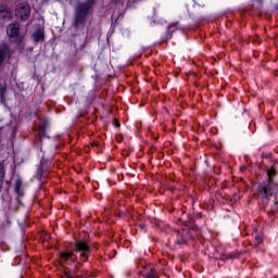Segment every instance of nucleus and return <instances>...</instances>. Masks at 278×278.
<instances>
[{
	"instance_id": "1",
	"label": "nucleus",
	"mask_w": 278,
	"mask_h": 278,
	"mask_svg": "<svg viewBox=\"0 0 278 278\" xmlns=\"http://www.w3.org/2000/svg\"><path fill=\"white\" fill-rule=\"evenodd\" d=\"M96 0H86L85 2H78L75 7V14L73 17V27L75 29H80L86 25V16L92 12V8H94Z\"/></svg>"
},
{
	"instance_id": "2",
	"label": "nucleus",
	"mask_w": 278,
	"mask_h": 278,
	"mask_svg": "<svg viewBox=\"0 0 278 278\" xmlns=\"http://www.w3.org/2000/svg\"><path fill=\"white\" fill-rule=\"evenodd\" d=\"M258 194L262 199H273L274 208L278 211V185L270 181V178L258 186Z\"/></svg>"
},
{
	"instance_id": "3",
	"label": "nucleus",
	"mask_w": 278,
	"mask_h": 278,
	"mask_svg": "<svg viewBox=\"0 0 278 278\" xmlns=\"http://www.w3.org/2000/svg\"><path fill=\"white\" fill-rule=\"evenodd\" d=\"M15 16L17 21H28L31 16V7L26 2L20 3L15 10Z\"/></svg>"
},
{
	"instance_id": "4",
	"label": "nucleus",
	"mask_w": 278,
	"mask_h": 278,
	"mask_svg": "<svg viewBox=\"0 0 278 278\" xmlns=\"http://www.w3.org/2000/svg\"><path fill=\"white\" fill-rule=\"evenodd\" d=\"M74 249L76 253H80V257H84L85 261L88 260V256L90 255V247H88V243L77 240L74 244Z\"/></svg>"
},
{
	"instance_id": "5",
	"label": "nucleus",
	"mask_w": 278,
	"mask_h": 278,
	"mask_svg": "<svg viewBox=\"0 0 278 278\" xmlns=\"http://www.w3.org/2000/svg\"><path fill=\"white\" fill-rule=\"evenodd\" d=\"M7 34L10 38H16L21 34V25L18 23H12L7 28Z\"/></svg>"
},
{
	"instance_id": "6",
	"label": "nucleus",
	"mask_w": 278,
	"mask_h": 278,
	"mask_svg": "<svg viewBox=\"0 0 278 278\" xmlns=\"http://www.w3.org/2000/svg\"><path fill=\"white\" fill-rule=\"evenodd\" d=\"M0 18L2 21H10L12 18V12H10V9L3 4L0 5Z\"/></svg>"
},
{
	"instance_id": "7",
	"label": "nucleus",
	"mask_w": 278,
	"mask_h": 278,
	"mask_svg": "<svg viewBox=\"0 0 278 278\" xmlns=\"http://www.w3.org/2000/svg\"><path fill=\"white\" fill-rule=\"evenodd\" d=\"M33 40L34 42H45V29L37 28L33 34Z\"/></svg>"
},
{
	"instance_id": "8",
	"label": "nucleus",
	"mask_w": 278,
	"mask_h": 278,
	"mask_svg": "<svg viewBox=\"0 0 278 278\" xmlns=\"http://www.w3.org/2000/svg\"><path fill=\"white\" fill-rule=\"evenodd\" d=\"M61 260L65 264H68V262L73 264L77 258L74 256L73 252H61Z\"/></svg>"
},
{
	"instance_id": "9",
	"label": "nucleus",
	"mask_w": 278,
	"mask_h": 278,
	"mask_svg": "<svg viewBox=\"0 0 278 278\" xmlns=\"http://www.w3.org/2000/svg\"><path fill=\"white\" fill-rule=\"evenodd\" d=\"M8 46L3 45L0 47V71L3 66V62H5V58H8Z\"/></svg>"
},
{
	"instance_id": "10",
	"label": "nucleus",
	"mask_w": 278,
	"mask_h": 278,
	"mask_svg": "<svg viewBox=\"0 0 278 278\" xmlns=\"http://www.w3.org/2000/svg\"><path fill=\"white\" fill-rule=\"evenodd\" d=\"M14 192L17 194V197H23V180H15Z\"/></svg>"
},
{
	"instance_id": "11",
	"label": "nucleus",
	"mask_w": 278,
	"mask_h": 278,
	"mask_svg": "<svg viewBox=\"0 0 278 278\" xmlns=\"http://www.w3.org/2000/svg\"><path fill=\"white\" fill-rule=\"evenodd\" d=\"M5 181V166L0 162V192L3 190V182Z\"/></svg>"
},
{
	"instance_id": "12",
	"label": "nucleus",
	"mask_w": 278,
	"mask_h": 278,
	"mask_svg": "<svg viewBox=\"0 0 278 278\" xmlns=\"http://www.w3.org/2000/svg\"><path fill=\"white\" fill-rule=\"evenodd\" d=\"M77 277V268L70 271L68 269H64L62 278H75Z\"/></svg>"
},
{
	"instance_id": "13",
	"label": "nucleus",
	"mask_w": 278,
	"mask_h": 278,
	"mask_svg": "<svg viewBox=\"0 0 278 278\" xmlns=\"http://www.w3.org/2000/svg\"><path fill=\"white\" fill-rule=\"evenodd\" d=\"M147 278H157V276L153 275L152 273L147 274Z\"/></svg>"
},
{
	"instance_id": "14",
	"label": "nucleus",
	"mask_w": 278,
	"mask_h": 278,
	"mask_svg": "<svg viewBox=\"0 0 278 278\" xmlns=\"http://www.w3.org/2000/svg\"><path fill=\"white\" fill-rule=\"evenodd\" d=\"M274 175H275V170H268V177L270 178V177H274Z\"/></svg>"
},
{
	"instance_id": "15",
	"label": "nucleus",
	"mask_w": 278,
	"mask_h": 278,
	"mask_svg": "<svg viewBox=\"0 0 278 278\" xmlns=\"http://www.w3.org/2000/svg\"><path fill=\"white\" fill-rule=\"evenodd\" d=\"M260 242H262V239H260V237H256V244H260Z\"/></svg>"
},
{
	"instance_id": "16",
	"label": "nucleus",
	"mask_w": 278,
	"mask_h": 278,
	"mask_svg": "<svg viewBox=\"0 0 278 278\" xmlns=\"http://www.w3.org/2000/svg\"><path fill=\"white\" fill-rule=\"evenodd\" d=\"M1 102L3 103V93H1Z\"/></svg>"
},
{
	"instance_id": "17",
	"label": "nucleus",
	"mask_w": 278,
	"mask_h": 278,
	"mask_svg": "<svg viewBox=\"0 0 278 278\" xmlns=\"http://www.w3.org/2000/svg\"><path fill=\"white\" fill-rule=\"evenodd\" d=\"M115 3H118V1H121V0H113Z\"/></svg>"
}]
</instances>
